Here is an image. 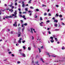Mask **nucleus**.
I'll return each mask as SVG.
<instances>
[{
    "mask_svg": "<svg viewBox=\"0 0 65 65\" xmlns=\"http://www.w3.org/2000/svg\"><path fill=\"white\" fill-rule=\"evenodd\" d=\"M20 54L22 56V57H26L25 54L21 53V52H20Z\"/></svg>",
    "mask_w": 65,
    "mask_h": 65,
    "instance_id": "1",
    "label": "nucleus"
},
{
    "mask_svg": "<svg viewBox=\"0 0 65 65\" xmlns=\"http://www.w3.org/2000/svg\"><path fill=\"white\" fill-rule=\"evenodd\" d=\"M50 38L51 39H52L50 41L52 43H53V42H54V41L53 40V37H50ZM52 40H53L52 41Z\"/></svg>",
    "mask_w": 65,
    "mask_h": 65,
    "instance_id": "2",
    "label": "nucleus"
},
{
    "mask_svg": "<svg viewBox=\"0 0 65 65\" xmlns=\"http://www.w3.org/2000/svg\"><path fill=\"white\" fill-rule=\"evenodd\" d=\"M17 21H16L14 23V24H13V25L14 26H15L16 27H17Z\"/></svg>",
    "mask_w": 65,
    "mask_h": 65,
    "instance_id": "3",
    "label": "nucleus"
},
{
    "mask_svg": "<svg viewBox=\"0 0 65 65\" xmlns=\"http://www.w3.org/2000/svg\"><path fill=\"white\" fill-rule=\"evenodd\" d=\"M5 18L6 19H8V18H12V16H5Z\"/></svg>",
    "mask_w": 65,
    "mask_h": 65,
    "instance_id": "4",
    "label": "nucleus"
},
{
    "mask_svg": "<svg viewBox=\"0 0 65 65\" xmlns=\"http://www.w3.org/2000/svg\"><path fill=\"white\" fill-rule=\"evenodd\" d=\"M22 7H24L25 6V4H24V2H22Z\"/></svg>",
    "mask_w": 65,
    "mask_h": 65,
    "instance_id": "5",
    "label": "nucleus"
},
{
    "mask_svg": "<svg viewBox=\"0 0 65 65\" xmlns=\"http://www.w3.org/2000/svg\"><path fill=\"white\" fill-rule=\"evenodd\" d=\"M38 50H39V53H40V52H41V49H40V48H38Z\"/></svg>",
    "mask_w": 65,
    "mask_h": 65,
    "instance_id": "6",
    "label": "nucleus"
},
{
    "mask_svg": "<svg viewBox=\"0 0 65 65\" xmlns=\"http://www.w3.org/2000/svg\"><path fill=\"white\" fill-rule=\"evenodd\" d=\"M20 34H18V37H20L21 36V33L20 32Z\"/></svg>",
    "mask_w": 65,
    "mask_h": 65,
    "instance_id": "7",
    "label": "nucleus"
},
{
    "mask_svg": "<svg viewBox=\"0 0 65 65\" xmlns=\"http://www.w3.org/2000/svg\"><path fill=\"white\" fill-rule=\"evenodd\" d=\"M55 27H57L58 25H57V24H54Z\"/></svg>",
    "mask_w": 65,
    "mask_h": 65,
    "instance_id": "8",
    "label": "nucleus"
},
{
    "mask_svg": "<svg viewBox=\"0 0 65 65\" xmlns=\"http://www.w3.org/2000/svg\"><path fill=\"white\" fill-rule=\"evenodd\" d=\"M9 11H11V12H12L13 11V10L12 9H11V10H9Z\"/></svg>",
    "mask_w": 65,
    "mask_h": 65,
    "instance_id": "9",
    "label": "nucleus"
},
{
    "mask_svg": "<svg viewBox=\"0 0 65 65\" xmlns=\"http://www.w3.org/2000/svg\"><path fill=\"white\" fill-rule=\"evenodd\" d=\"M47 55H48L49 57H51V56H50V54H49V53H47Z\"/></svg>",
    "mask_w": 65,
    "mask_h": 65,
    "instance_id": "10",
    "label": "nucleus"
},
{
    "mask_svg": "<svg viewBox=\"0 0 65 65\" xmlns=\"http://www.w3.org/2000/svg\"><path fill=\"white\" fill-rule=\"evenodd\" d=\"M35 63L36 64H38V61H37V62H35Z\"/></svg>",
    "mask_w": 65,
    "mask_h": 65,
    "instance_id": "11",
    "label": "nucleus"
},
{
    "mask_svg": "<svg viewBox=\"0 0 65 65\" xmlns=\"http://www.w3.org/2000/svg\"><path fill=\"white\" fill-rule=\"evenodd\" d=\"M23 48H24V50H26V48H25L26 47H25V46H23Z\"/></svg>",
    "mask_w": 65,
    "mask_h": 65,
    "instance_id": "12",
    "label": "nucleus"
},
{
    "mask_svg": "<svg viewBox=\"0 0 65 65\" xmlns=\"http://www.w3.org/2000/svg\"><path fill=\"white\" fill-rule=\"evenodd\" d=\"M54 22H56V23H57L58 22V21L56 20H55L54 21Z\"/></svg>",
    "mask_w": 65,
    "mask_h": 65,
    "instance_id": "13",
    "label": "nucleus"
},
{
    "mask_svg": "<svg viewBox=\"0 0 65 65\" xmlns=\"http://www.w3.org/2000/svg\"><path fill=\"white\" fill-rule=\"evenodd\" d=\"M28 50L29 51H30V50H31V48L30 47H28Z\"/></svg>",
    "mask_w": 65,
    "mask_h": 65,
    "instance_id": "14",
    "label": "nucleus"
},
{
    "mask_svg": "<svg viewBox=\"0 0 65 65\" xmlns=\"http://www.w3.org/2000/svg\"><path fill=\"white\" fill-rule=\"evenodd\" d=\"M31 1H32V0H30L29 2H28V3H31Z\"/></svg>",
    "mask_w": 65,
    "mask_h": 65,
    "instance_id": "15",
    "label": "nucleus"
},
{
    "mask_svg": "<svg viewBox=\"0 0 65 65\" xmlns=\"http://www.w3.org/2000/svg\"><path fill=\"white\" fill-rule=\"evenodd\" d=\"M18 41H19V43H21V41L20 40H19Z\"/></svg>",
    "mask_w": 65,
    "mask_h": 65,
    "instance_id": "16",
    "label": "nucleus"
},
{
    "mask_svg": "<svg viewBox=\"0 0 65 65\" xmlns=\"http://www.w3.org/2000/svg\"><path fill=\"white\" fill-rule=\"evenodd\" d=\"M61 49L63 50H64V49H65V48L63 46L62 48H61Z\"/></svg>",
    "mask_w": 65,
    "mask_h": 65,
    "instance_id": "17",
    "label": "nucleus"
},
{
    "mask_svg": "<svg viewBox=\"0 0 65 65\" xmlns=\"http://www.w3.org/2000/svg\"><path fill=\"white\" fill-rule=\"evenodd\" d=\"M41 61H42V62L43 63H44V61H43V59H42V58H41Z\"/></svg>",
    "mask_w": 65,
    "mask_h": 65,
    "instance_id": "18",
    "label": "nucleus"
},
{
    "mask_svg": "<svg viewBox=\"0 0 65 65\" xmlns=\"http://www.w3.org/2000/svg\"><path fill=\"white\" fill-rule=\"evenodd\" d=\"M24 26H27V23H25L24 24Z\"/></svg>",
    "mask_w": 65,
    "mask_h": 65,
    "instance_id": "19",
    "label": "nucleus"
},
{
    "mask_svg": "<svg viewBox=\"0 0 65 65\" xmlns=\"http://www.w3.org/2000/svg\"><path fill=\"white\" fill-rule=\"evenodd\" d=\"M36 11H39V9H36Z\"/></svg>",
    "mask_w": 65,
    "mask_h": 65,
    "instance_id": "20",
    "label": "nucleus"
},
{
    "mask_svg": "<svg viewBox=\"0 0 65 65\" xmlns=\"http://www.w3.org/2000/svg\"><path fill=\"white\" fill-rule=\"evenodd\" d=\"M59 16L60 18H61V17H62V15H59Z\"/></svg>",
    "mask_w": 65,
    "mask_h": 65,
    "instance_id": "21",
    "label": "nucleus"
},
{
    "mask_svg": "<svg viewBox=\"0 0 65 65\" xmlns=\"http://www.w3.org/2000/svg\"><path fill=\"white\" fill-rule=\"evenodd\" d=\"M31 30L32 33V34L33 33V31L32 30V28H31Z\"/></svg>",
    "mask_w": 65,
    "mask_h": 65,
    "instance_id": "22",
    "label": "nucleus"
},
{
    "mask_svg": "<svg viewBox=\"0 0 65 65\" xmlns=\"http://www.w3.org/2000/svg\"><path fill=\"white\" fill-rule=\"evenodd\" d=\"M25 10L26 11H28V9H27V8H26L25 9Z\"/></svg>",
    "mask_w": 65,
    "mask_h": 65,
    "instance_id": "23",
    "label": "nucleus"
},
{
    "mask_svg": "<svg viewBox=\"0 0 65 65\" xmlns=\"http://www.w3.org/2000/svg\"><path fill=\"white\" fill-rule=\"evenodd\" d=\"M47 15V14H46V13H44V15Z\"/></svg>",
    "mask_w": 65,
    "mask_h": 65,
    "instance_id": "24",
    "label": "nucleus"
},
{
    "mask_svg": "<svg viewBox=\"0 0 65 65\" xmlns=\"http://www.w3.org/2000/svg\"><path fill=\"white\" fill-rule=\"evenodd\" d=\"M26 42V41L25 40L22 41V42L23 43H24V42Z\"/></svg>",
    "mask_w": 65,
    "mask_h": 65,
    "instance_id": "25",
    "label": "nucleus"
},
{
    "mask_svg": "<svg viewBox=\"0 0 65 65\" xmlns=\"http://www.w3.org/2000/svg\"><path fill=\"white\" fill-rule=\"evenodd\" d=\"M40 20L41 21H42V18L41 17H40Z\"/></svg>",
    "mask_w": 65,
    "mask_h": 65,
    "instance_id": "26",
    "label": "nucleus"
},
{
    "mask_svg": "<svg viewBox=\"0 0 65 65\" xmlns=\"http://www.w3.org/2000/svg\"><path fill=\"white\" fill-rule=\"evenodd\" d=\"M30 8L31 9H34V8L32 7H30Z\"/></svg>",
    "mask_w": 65,
    "mask_h": 65,
    "instance_id": "27",
    "label": "nucleus"
},
{
    "mask_svg": "<svg viewBox=\"0 0 65 65\" xmlns=\"http://www.w3.org/2000/svg\"><path fill=\"white\" fill-rule=\"evenodd\" d=\"M56 16H57V17H59V15H58V14H56Z\"/></svg>",
    "mask_w": 65,
    "mask_h": 65,
    "instance_id": "28",
    "label": "nucleus"
},
{
    "mask_svg": "<svg viewBox=\"0 0 65 65\" xmlns=\"http://www.w3.org/2000/svg\"><path fill=\"white\" fill-rule=\"evenodd\" d=\"M48 32L49 33V34H51V32L50 31H48Z\"/></svg>",
    "mask_w": 65,
    "mask_h": 65,
    "instance_id": "29",
    "label": "nucleus"
},
{
    "mask_svg": "<svg viewBox=\"0 0 65 65\" xmlns=\"http://www.w3.org/2000/svg\"><path fill=\"white\" fill-rule=\"evenodd\" d=\"M61 24H62V25H65V24H64V23H63V22H62Z\"/></svg>",
    "mask_w": 65,
    "mask_h": 65,
    "instance_id": "30",
    "label": "nucleus"
},
{
    "mask_svg": "<svg viewBox=\"0 0 65 65\" xmlns=\"http://www.w3.org/2000/svg\"><path fill=\"white\" fill-rule=\"evenodd\" d=\"M48 15L49 16H51V13H49Z\"/></svg>",
    "mask_w": 65,
    "mask_h": 65,
    "instance_id": "31",
    "label": "nucleus"
},
{
    "mask_svg": "<svg viewBox=\"0 0 65 65\" xmlns=\"http://www.w3.org/2000/svg\"><path fill=\"white\" fill-rule=\"evenodd\" d=\"M11 55L12 56V57H14V55L13 54H12Z\"/></svg>",
    "mask_w": 65,
    "mask_h": 65,
    "instance_id": "32",
    "label": "nucleus"
},
{
    "mask_svg": "<svg viewBox=\"0 0 65 65\" xmlns=\"http://www.w3.org/2000/svg\"><path fill=\"white\" fill-rule=\"evenodd\" d=\"M24 24H23L22 26V27H24Z\"/></svg>",
    "mask_w": 65,
    "mask_h": 65,
    "instance_id": "33",
    "label": "nucleus"
},
{
    "mask_svg": "<svg viewBox=\"0 0 65 65\" xmlns=\"http://www.w3.org/2000/svg\"><path fill=\"white\" fill-rule=\"evenodd\" d=\"M50 22V21L48 20L47 21V23H49Z\"/></svg>",
    "mask_w": 65,
    "mask_h": 65,
    "instance_id": "34",
    "label": "nucleus"
},
{
    "mask_svg": "<svg viewBox=\"0 0 65 65\" xmlns=\"http://www.w3.org/2000/svg\"><path fill=\"white\" fill-rule=\"evenodd\" d=\"M4 5L5 6H7V5L6 4H5Z\"/></svg>",
    "mask_w": 65,
    "mask_h": 65,
    "instance_id": "35",
    "label": "nucleus"
},
{
    "mask_svg": "<svg viewBox=\"0 0 65 65\" xmlns=\"http://www.w3.org/2000/svg\"><path fill=\"white\" fill-rule=\"evenodd\" d=\"M15 5H17V3H15Z\"/></svg>",
    "mask_w": 65,
    "mask_h": 65,
    "instance_id": "36",
    "label": "nucleus"
},
{
    "mask_svg": "<svg viewBox=\"0 0 65 65\" xmlns=\"http://www.w3.org/2000/svg\"><path fill=\"white\" fill-rule=\"evenodd\" d=\"M56 7H59V5H56Z\"/></svg>",
    "mask_w": 65,
    "mask_h": 65,
    "instance_id": "37",
    "label": "nucleus"
},
{
    "mask_svg": "<svg viewBox=\"0 0 65 65\" xmlns=\"http://www.w3.org/2000/svg\"><path fill=\"white\" fill-rule=\"evenodd\" d=\"M9 54H11V52H9Z\"/></svg>",
    "mask_w": 65,
    "mask_h": 65,
    "instance_id": "38",
    "label": "nucleus"
},
{
    "mask_svg": "<svg viewBox=\"0 0 65 65\" xmlns=\"http://www.w3.org/2000/svg\"><path fill=\"white\" fill-rule=\"evenodd\" d=\"M55 40H56V41H58V40H57V38H55Z\"/></svg>",
    "mask_w": 65,
    "mask_h": 65,
    "instance_id": "39",
    "label": "nucleus"
},
{
    "mask_svg": "<svg viewBox=\"0 0 65 65\" xmlns=\"http://www.w3.org/2000/svg\"><path fill=\"white\" fill-rule=\"evenodd\" d=\"M24 28H23V29H22V30L23 31V32H24Z\"/></svg>",
    "mask_w": 65,
    "mask_h": 65,
    "instance_id": "40",
    "label": "nucleus"
},
{
    "mask_svg": "<svg viewBox=\"0 0 65 65\" xmlns=\"http://www.w3.org/2000/svg\"><path fill=\"white\" fill-rule=\"evenodd\" d=\"M25 17V15H23V18H24Z\"/></svg>",
    "mask_w": 65,
    "mask_h": 65,
    "instance_id": "41",
    "label": "nucleus"
},
{
    "mask_svg": "<svg viewBox=\"0 0 65 65\" xmlns=\"http://www.w3.org/2000/svg\"><path fill=\"white\" fill-rule=\"evenodd\" d=\"M59 61H60V62H63L64 61L63 60H59Z\"/></svg>",
    "mask_w": 65,
    "mask_h": 65,
    "instance_id": "42",
    "label": "nucleus"
},
{
    "mask_svg": "<svg viewBox=\"0 0 65 65\" xmlns=\"http://www.w3.org/2000/svg\"><path fill=\"white\" fill-rule=\"evenodd\" d=\"M14 6H12V9H13V8H14Z\"/></svg>",
    "mask_w": 65,
    "mask_h": 65,
    "instance_id": "43",
    "label": "nucleus"
},
{
    "mask_svg": "<svg viewBox=\"0 0 65 65\" xmlns=\"http://www.w3.org/2000/svg\"><path fill=\"white\" fill-rule=\"evenodd\" d=\"M12 33H13V31H12L11 32V34H12Z\"/></svg>",
    "mask_w": 65,
    "mask_h": 65,
    "instance_id": "44",
    "label": "nucleus"
},
{
    "mask_svg": "<svg viewBox=\"0 0 65 65\" xmlns=\"http://www.w3.org/2000/svg\"><path fill=\"white\" fill-rule=\"evenodd\" d=\"M14 16H15V18H17V14H15Z\"/></svg>",
    "mask_w": 65,
    "mask_h": 65,
    "instance_id": "45",
    "label": "nucleus"
},
{
    "mask_svg": "<svg viewBox=\"0 0 65 65\" xmlns=\"http://www.w3.org/2000/svg\"><path fill=\"white\" fill-rule=\"evenodd\" d=\"M20 14H22V12L21 11L19 12Z\"/></svg>",
    "mask_w": 65,
    "mask_h": 65,
    "instance_id": "46",
    "label": "nucleus"
},
{
    "mask_svg": "<svg viewBox=\"0 0 65 65\" xmlns=\"http://www.w3.org/2000/svg\"><path fill=\"white\" fill-rule=\"evenodd\" d=\"M17 63H18V64H20V62H19V61L18 62H17Z\"/></svg>",
    "mask_w": 65,
    "mask_h": 65,
    "instance_id": "47",
    "label": "nucleus"
},
{
    "mask_svg": "<svg viewBox=\"0 0 65 65\" xmlns=\"http://www.w3.org/2000/svg\"><path fill=\"white\" fill-rule=\"evenodd\" d=\"M6 60H7V59H5L4 61H6Z\"/></svg>",
    "mask_w": 65,
    "mask_h": 65,
    "instance_id": "48",
    "label": "nucleus"
},
{
    "mask_svg": "<svg viewBox=\"0 0 65 65\" xmlns=\"http://www.w3.org/2000/svg\"><path fill=\"white\" fill-rule=\"evenodd\" d=\"M14 14H17V12H15L14 13Z\"/></svg>",
    "mask_w": 65,
    "mask_h": 65,
    "instance_id": "49",
    "label": "nucleus"
},
{
    "mask_svg": "<svg viewBox=\"0 0 65 65\" xmlns=\"http://www.w3.org/2000/svg\"><path fill=\"white\" fill-rule=\"evenodd\" d=\"M26 13V12H23V13Z\"/></svg>",
    "mask_w": 65,
    "mask_h": 65,
    "instance_id": "50",
    "label": "nucleus"
},
{
    "mask_svg": "<svg viewBox=\"0 0 65 65\" xmlns=\"http://www.w3.org/2000/svg\"><path fill=\"white\" fill-rule=\"evenodd\" d=\"M43 46H42L41 47V48H43Z\"/></svg>",
    "mask_w": 65,
    "mask_h": 65,
    "instance_id": "51",
    "label": "nucleus"
},
{
    "mask_svg": "<svg viewBox=\"0 0 65 65\" xmlns=\"http://www.w3.org/2000/svg\"><path fill=\"white\" fill-rule=\"evenodd\" d=\"M38 16H36V17H35V18H38Z\"/></svg>",
    "mask_w": 65,
    "mask_h": 65,
    "instance_id": "52",
    "label": "nucleus"
},
{
    "mask_svg": "<svg viewBox=\"0 0 65 65\" xmlns=\"http://www.w3.org/2000/svg\"><path fill=\"white\" fill-rule=\"evenodd\" d=\"M32 39H33V40L34 39V37H33V36H32Z\"/></svg>",
    "mask_w": 65,
    "mask_h": 65,
    "instance_id": "53",
    "label": "nucleus"
},
{
    "mask_svg": "<svg viewBox=\"0 0 65 65\" xmlns=\"http://www.w3.org/2000/svg\"><path fill=\"white\" fill-rule=\"evenodd\" d=\"M32 30H33V31H35V29H34L33 28H32Z\"/></svg>",
    "mask_w": 65,
    "mask_h": 65,
    "instance_id": "54",
    "label": "nucleus"
},
{
    "mask_svg": "<svg viewBox=\"0 0 65 65\" xmlns=\"http://www.w3.org/2000/svg\"><path fill=\"white\" fill-rule=\"evenodd\" d=\"M12 16H15V15H14V14H12Z\"/></svg>",
    "mask_w": 65,
    "mask_h": 65,
    "instance_id": "55",
    "label": "nucleus"
},
{
    "mask_svg": "<svg viewBox=\"0 0 65 65\" xmlns=\"http://www.w3.org/2000/svg\"><path fill=\"white\" fill-rule=\"evenodd\" d=\"M11 5H13V3H12V2H11Z\"/></svg>",
    "mask_w": 65,
    "mask_h": 65,
    "instance_id": "56",
    "label": "nucleus"
},
{
    "mask_svg": "<svg viewBox=\"0 0 65 65\" xmlns=\"http://www.w3.org/2000/svg\"><path fill=\"white\" fill-rule=\"evenodd\" d=\"M49 29H50V28H47V30H48V31H49Z\"/></svg>",
    "mask_w": 65,
    "mask_h": 65,
    "instance_id": "57",
    "label": "nucleus"
},
{
    "mask_svg": "<svg viewBox=\"0 0 65 65\" xmlns=\"http://www.w3.org/2000/svg\"><path fill=\"white\" fill-rule=\"evenodd\" d=\"M19 10V11H21V9H20V8H19L18 9Z\"/></svg>",
    "mask_w": 65,
    "mask_h": 65,
    "instance_id": "58",
    "label": "nucleus"
},
{
    "mask_svg": "<svg viewBox=\"0 0 65 65\" xmlns=\"http://www.w3.org/2000/svg\"><path fill=\"white\" fill-rule=\"evenodd\" d=\"M49 11H50V9H48L47 10L48 12H49Z\"/></svg>",
    "mask_w": 65,
    "mask_h": 65,
    "instance_id": "59",
    "label": "nucleus"
},
{
    "mask_svg": "<svg viewBox=\"0 0 65 65\" xmlns=\"http://www.w3.org/2000/svg\"><path fill=\"white\" fill-rule=\"evenodd\" d=\"M55 35L54 36H53V37L54 38H55Z\"/></svg>",
    "mask_w": 65,
    "mask_h": 65,
    "instance_id": "60",
    "label": "nucleus"
},
{
    "mask_svg": "<svg viewBox=\"0 0 65 65\" xmlns=\"http://www.w3.org/2000/svg\"><path fill=\"white\" fill-rule=\"evenodd\" d=\"M24 20H26V18H24Z\"/></svg>",
    "mask_w": 65,
    "mask_h": 65,
    "instance_id": "61",
    "label": "nucleus"
},
{
    "mask_svg": "<svg viewBox=\"0 0 65 65\" xmlns=\"http://www.w3.org/2000/svg\"><path fill=\"white\" fill-rule=\"evenodd\" d=\"M9 6L11 7V6H12V5H9Z\"/></svg>",
    "mask_w": 65,
    "mask_h": 65,
    "instance_id": "62",
    "label": "nucleus"
},
{
    "mask_svg": "<svg viewBox=\"0 0 65 65\" xmlns=\"http://www.w3.org/2000/svg\"><path fill=\"white\" fill-rule=\"evenodd\" d=\"M32 64H33V63H34V61H32Z\"/></svg>",
    "mask_w": 65,
    "mask_h": 65,
    "instance_id": "63",
    "label": "nucleus"
},
{
    "mask_svg": "<svg viewBox=\"0 0 65 65\" xmlns=\"http://www.w3.org/2000/svg\"><path fill=\"white\" fill-rule=\"evenodd\" d=\"M52 19L53 20H55V18H52Z\"/></svg>",
    "mask_w": 65,
    "mask_h": 65,
    "instance_id": "64",
    "label": "nucleus"
}]
</instances>
